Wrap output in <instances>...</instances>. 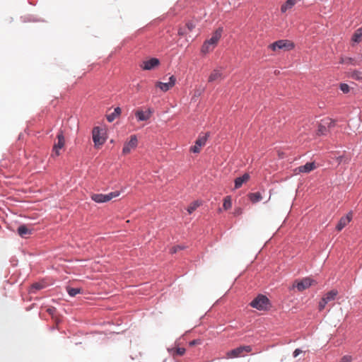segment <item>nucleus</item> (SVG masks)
Listing matches in <instances>:
<instances>
[{
  "mask_svg": "<svg viewBox=\"0 0 362 362\" xmlns=\"http://www.w3.org/2000/svg\"><path fill=\"white\" fill-rule=\"evenodd\" d=\"M121 108L117 107L115 108L113 112L107 115V119L108 122H113L116 117H117L121 114Z\"/></svg>",
  "mask_w": 362,
  "mask_h": 362,
  "instance_id": "412c9836",
  "label": "nucleus"
},
{
  "mask_svg": "<svg viewBox=\"0 0 362 362\" xmlns=\"http://www.w3.org/2000/svg\"><path fill=\"white\" fill-rule=\"evenodd\" d=\"M340 89L344 93H347L349 92V86L346 83H341Z\"/></svg>",
  "mask_w": 362,
  "mask_h": 362,
  "instance_id": "72a5a7b5",
  "label": "nucleus"
},
{
  "mask_svg": "<svg viewBox=\"0 0 362 362\" xmlns=\"http://www.w3.org/2000/svg\"><path fill=\"white\" fill-rule=\"evenodd\" d=\"M243 213V209L240 207L238 208H236L235 210H234V215L235 216H240Z\"/></svg>",
  "mask_w": 362,
  "mask_h": 362,
  "instance_id": "4c0bfd02",
  "label": "nucleus"
},
{
  "mask_svg": "<svg viewBox=\"0 0 362 362\" xmlns=\"http://www.w3.org/2000/svg\"><path fill=\"white\" fill-rule=\"evenodd\" d=\"M223 78V74L221 71L218 69H214L213 71L210 74L208 82L212 83L214 81H220Z\"/></svg>",
  "mask_w": 362,
  "mask_h": 362,
  "instance_id": "dca6fc26",
  "label": "nucleus"
},
{
  "mask_svg": "<svg viewBox=\"0 0 362 362\" xmlns=\"http://www.w3.org/2000/svg\"><path fill=\"white\" fill-rule=\"evenodd\" d=\"M318 134L320 135H324L326 134L327 129L325 125L322 123V122L319 124L318 127Z\"/></svg>",
  "mask_w": 362,
  "mask_h": 362,
  "instance_id": "7c9ffc66",
  "label": "nucleus"
},
{
  "mask_svg": "<svg viewBox=\"0 0 362 362\" xmlns=\"http://www.w3.org/2000/svg\"><path fill=\"white\" fill-rule=\"evenodd\" d=\"M18 233L22 238H26L27 235L32 234L33 228L26 225H21L18 228Z\"/></svg>",
  "mask_w": 362,
  "mask_h": 362,
  "instance_id": "f3484780",
  "label": "nucleus"
},
{
  "mask_svg": "<svg viewBox=\"0 0 362 362\" xmlns=\"http://www.w3.org/2000/svg\"><path fill=\"white\" fill-rule=\"evenodd\" d=\"M248 197L252 203H257V202L261 201L262 199V194L259 192H254V193H250L248 194Z\"/></svg>",
  "mask_w": 362,
  "mask_h": 362,
  "instance_id": "5701e85b",
  "label": "nucleus"
},
{
  "mask_svg": "<svg viewBox=\"0 0 362 362\" xmlns=\"http://www.w3.org/2000/svg\"><path fill=\"white\" fill-rule=\"evenodd\" d=\"M352 361V357L349 355L344 356L340 362H351Z\"/></svg>",
  "mask_w": 362,
  "mask_h": 362,
  "instance_id": "e433bc0d",
  "label": "nucleus"
},
{
  "mask_svg": "<svg viewBox=\"0 0 362 362\" xmlns=\"http://www.w3.org/2000/svg\"><path fill=\"white\" fill-rule=\"evenodd\" d=\"M175 82L176 78L174 76H171L169 78V81L168 83H163L158 81L156 83V86L159 88L163 92H166L175 86Z\"/></svg>",
  "mask_w": 362,
  "mask_h": 362,
  "instance_id": "f8f14e48",
  "label": "nucleus"
},
{
  "mask_svg": "<svg viewBox=\"0 0 362 362\" xmlns=\"http://www.w3.org/2000/svg\"><path fill=\"white\" fill-rule=\"evenodd\" d=\"M252 350L251 346H240L238 348L228 351L226 354V358H234L245 356V353H250Z\"/></svg>",
  "mask_w": 362,
  "mask_h": 362,
  "instance_id": "f03ea898",
  "label": "nucleus"
},
{
  "mask_svg": "<svg viewBox=\"0 0 362 362\" xmlns=\"http://www.w3.org/2000/svg\"><path fill=\"white\" fill-rule=\"evenodd\" d=\"M138 145V139L136 135H132L129 141L124 143L122 153L127 155L131 152L132 150L136 148Z\"/></svg>",
  "mask_w": 362,
  "mask_h": 362,
  "instance_id": "1a4fd4ad",
  "label": "nucleus"
},
{
  "mask_svg": "<svg viewBox=\"0 0 362 362\" xmlns=\"http://www.w3.org/2000/svg\"><path fill=\"white\" fill-rule=\"evenodd\" d=\"M185 349L182 347H174L168 349L169 353L173 356H182L185 353Z\"/></svg>",
  "mask_w": 362,
  "mask_h": 362,
  "instance_id": "aec40b11",
  "label": "nucleus"
},
{
  "mask_svg": "<svg viewBox=\"0 0 362 362\" xmlns=\"http://www.w3.org/2000/svg\"><path fill=\"white\" fill-rule=\"evenodd\" d=\"M66 291L69 296L74 297L76 296L78 293H81V289L79 288H71V287H67Z\"/></svg>",
  "mask_w": 362,
  "mask_h": 362,
  "instance_id": "bb28decb",
  "label": "nucleus"
},
{
  "mask_svg": "<svg viewBox=\"0 0 362 362\" xmlns=\"http://www.w3.org/2000/svg\"><path fill=\"white\" fill-rule=\"evenodd\" d=\"M100 127H96L93 129V140L95 146L103 145L105 141V137L103 136V133Z\"/></svg>",
  "mask_w": 362,
  "mask_h": 362,
  "instance_id": "0eeeda50",
  "label": "nucleus"
},
{
  "mask_svg": "<svg viewBox=\"0 0 362 362\" xmlns=\"http://www.w3.org/2000/svg\"><path fill=\"white\" fill-rule=\"evenodd\" d=\"M322 122L325 125L327 129L334 127L335 125V121L332 119L331 118H325L322 119Z\"/></svg>",
  "mask_w": 362,
  "mask_h": 362,
  "instance_id": "c85d7f7f",
  "label": "nucleus"
},
{
  "mask_svg": "<svg viewBox=\"0 0 362 362\" xmlns=\"http://www.w3.org/2000/svg\"><path fill=\"white\" fill-rule=\"evenodd\" d=\"M152 113V110L148 108L146 111H143L142 110H136L135 115L138 121H146L151 118Z\"/></svg>",
  "mask_w": 362,
  "mask_h": 362,
  "instance_id": "4468645a",
  "label": "nucleus"
},
{
  "mask_svg": "<svg viewBox=\"0 0 362 362\" xmlns=\"http://www.w3.org/2000/svg\"><path fill=\"white\" fill-rule=\"evenodd\" d=\"M317 168L315 162L307 163L297 168L295 171L298 173H308Z\"/></svg>",
  "mask_w": 362,
  "mask_h": 362,
  "instance_id": "2eb2a0df",
  "label": "nucleus"
},
{
  "mask_svg": "<svg viewBox=\"0 0 362 362\" xmlns=\"http://www.w3.org/2000/svg\"><path fill=\"white\" fill-rule=\"evenodd\" d=\"M302 352V351L299 349H296L294 351H293V357H297L300 353Z\"/></svg>",
  "mask_w": 362,
  "mask_h": 362,
  "instance_id": "ea45409f",
  "label": "nucleus"
},
{
  "mask_svg": "<svg viewBox=\"0 0 362 362\" xmlns=\"http://www.w3.org/2000/svg\"><path fill=\"white\" fill-rule=\"evenodd\" d=\"M338 292L336 290H332L327 293L325 296L322 298H324L327 303L330 301H332L335 299L336 296H337Z\"/></svg>",
  "mask_w": 362,
  "mask_h": 362,
  "instance_id": "4be33fe9",
  "label": "nucleus"
},
{
  "mask_svg": "<svg viewBox=\"0 0 362 362\" xmlns=\"http://www.w3.org/2000/svg\"><path fill=\"white\" fill-rule=\"evenodd\" d=\"M351 40L353 42L356 43H358L362 40V28H360L355 31Z\"/></svg>",
  "mask_w": 362,
  "mask_h": 362,
  "instance_id": "b1692460",
  "label": "nucleus"
},
{
  "mask_svg": "<svg viewBox=\"0 0 362 362\" xmlns=\"http://www.w3.org/2000/svg\"><path fill=\"white\" fill-rule=\"evenodd\" d=\"M232 206V201L230 196H227L224 198L223 207L225 210L230 209Z\"/></svg>",
  "mask_w": 362,
  "mask_h": 362,
  "instance_id": "cd10ccee",
  "label": "nucleus"
},
{
  "mask_svg": "<svg viewBox=\"0 0 362 362\" xmlns=\"http://www.w3.org/2000/svg\"><path fill=\"white\" fill-rule=\"evenodd\" d=\"M184 247L180 246V245H176V246H173L172 247V248L170 249V253L171 254H175L176 253L178 250H182Z\"/></svg>",
  "mask_w": 362,
  "mask_h": 362,
  "instance_id": "c9c22d12",
  "label": "nucleus"
},
{
  "mask_svg": "<svg viewBox=\"0 0 362 362\" xmlns=\"http://www.w3.org/2000/svg\"><path fill=\"white\" fill-rule=\"evenodd\" d=\"M342 160V157L341 156H339L337 158V160L340 163Z\"/></svg>",
  "mask_w": 362,
  "mask_h": 362,
  "instance_id": "79ce46f5",
  "label": "nucleus"
},
{
  "mask_svg": "<svg viewBox=\"0 0 362 362\" xmlns=\"http://www.w3.org/2000/svg\"><path fill=\"white\" fill-rule=\"evenodd\" d=\"M119 195V192H112L107 194H93L91 195V199L97 202V203H104L109 202L113 198L117 197Z\"/></svg>",
  "mask_w": 362,
  "mask_h": 362,
  "instance_id": "39448f33",
  "label": "nucleus"
},
{
  "mask_svg": "<svg viewBox=\"0 0 362 362\" xmlns=\"http://www.w3.org/2000/svg\"><path fill=\"white\" fill-rule=\"evenodd\" d=\"M199 343H200V341H198V340H193V341L189 342V345L192 346H194V345L198 344Z\"/></svg>",
  "mask_w": 362,
  "mask_h": 362,
  "instance_id": "a19ab883",
  "label": "nucleus"
},
{
  "mask_svg": "<svg viewBox=\"0 0 362 362\" xmlns=\"http://www.w3.org/2000/svg\"><path fill=\"white\" fill-rule=\"evenodd\" d=\"M222 33V28H218L217 30H216L213 33L211 37L204 42L201 49L202 52L206 54L212 51L216 47L219 40L221 39Z\"/></svg>",
  "mask_w": 362,
  "mask_h": 362,
  "instance_id": "f257e3e1",
  "label": "nucleus"
},
{
  "mask_svg": "<svg viewBox=\"0 0 362 362\" xmlns=\"http://www.w3.org/2000/svg\"><path fill=\"white\" fill-rule=\"evenodd\" d=\"M250 180V175L245 173L243 176L238 177L235 180V188H240L243 183L247 182Z\"/></svg>",
  "mask_w": 362,
  "mask_h": 362,
  "instance_id": "6ab92c4d",
  "label": "nucleus"
},
{
  "mask_svg": "<svg viewBox=\"0 0 362 362\" xmlns=\"http://www.w3.org/2000/svg\"><path fill=\"white\" fill-rule=\"evenodd\" d=\"M294 47V44L287 40H280L269 45V48L276 52L277 49H284L291 50Z\"/></svg>",
  "mask_w": 362,
  "mask_h": 362,
  "instance_id": "20e7f679",
  "label": "nucleus"
},
{
  "mask_svg": "<svg viewBox=\"0 0 362 362\" xmlns=\"http://www.w3.org/2000/svg\"><path fill=\"white\" fill-rule=\"evenodd\" d=\"M201 203L199 201H195L190 204V205L187 207V211L190 214L194 212L199 206Z\"/></svg>",
  "mask_w": 362,
  "mask_h": 362,
  "instance_id": "a878e982",
  "label": "nucleus"
},
{
  "mask_svg": "<svg viewBox=\"0 0 362 362\" xmlns=\"http://www.w3.org/2000/svg\"><path fill=\"white\" fill-rule=\"evenodd\" d=\"M296 3L297 0H287L284 4L281 5V12L282 13H286V12L290 11Z\"/></svg>",
  "mask_w": 362,
  "mask_h": 362,
  "instance_id": "a211bd4d",
  "label": "nucleus"
},
{
  "mask_svg": "<svg viewBox=\"0 0 362 362\" xmlns=\"http://www.w3.org/2000/svg\"><path fill=\"white\" fill-rule=\"evenodd\" d=\"M160 64V61L157 58H151L148 60L144 61L141 64L140 67L143 70H151L157 67Z\"/></svg>",
  "mask_w": 362,
  "mask_h": 362,
  "instance_id": "9b49d317",
  "label": "nucleus"
},
{
  "mask_svg": "<svg viewBox=\"0 0 362 362\" xmlns=\"http://www.w3.org/2000/svg\"><path fill=\"white\" fill-rule=\"evenodd\" d=\"M250 305L259 310H267L269 306V299L264 295H258L251 303Z\"/></svg>",
  "mask_w": 362,
  "mask_h": 362,
  "instance_id": "7ed1b4c3",
  "label": "nucleus"
},
{
  "mask_svg": "<svg viewBox=\"0 0 362 362\" xmlns=\"http://www.w3.org/2000/svg\"><path fill=\"white\" fill-rule=\"evenodd\" d=\"M57 142H56L54 144L53 148H52V157L59 156L60 155V150L62 149L65 145V139H64L63 132L62 131H60L58 133V134L57 136Z\"/></svg>",
  "mask_w": 362,
  "mask_h": 362,
  "instance_id": "423d86ee",
  "label": "nucleus"
},
{
  "mask_svg": "<svg viewBox=\"0 0 362 362\" xmlns=\"http://www.w3.org/2000/svg\"><path fill=\"white\" fill-rule=\"evenodd\" d=\"M44 288V285L41 283H35L31 286L30 292L35 293L37 291H39Z\"/></svg>",
  "mask_w": 362,
  "mask_h": 362,
  "instance_id": "c756f323",
  "label": "nucleus"
},
{
  "mask_svg": "<svg viewBox=\"0 0 362 362\" xmlns=\"http://www.w3.org/2000/svg\"><path fill=\"white\" fill-rule=\"evenodd\" d=\"M185 27L189 32L192 31L195 28V24L192 21H188L185 24Z\"/></svg>",
  "mask_w": 362,
  "mask_h": 362,
  "instance_id": "473e14b6",
  "label": "nucleus"
},
{
  "mask_svg": "<svg viewBox=\"0 0 362 362\" xmlns=\"http://www.w3.org/2000/svg\"><path fill=\"white\" fill-rule=\"evenodd\" d=\"M350 76L352 78H354V79H356V80H358L360 78H362V76H361V73L358 71H352L351 74H350Z\"/></svg>",
  "mask_w": 362,
  "mask_h": 362,
  "instance_id": "2f4dec72",
  "label": "nucleus"
},
{
  "mask_svg": "<svg viewBox=\"0 0 362 362\" xmlns=\"http://www.w3.org/2000/svg\"><path fill=\"white\" fill-rule=\"evenodd\" d=\"M313 284H316V282L313 279L307 277L303 279L300 281H296L293 286L296 287L298 291H303L306 288H308Z\"/></svg>",
  "mask_w": 362,
  "mask_h": 362,
  "instance_id": "9d476101",
  "label": "nucleus"
},
{
  "mask_svg": "<svg viewBox=\"0 0 362 362\" xmlns=\"http://www.w3.org/2000/svg\"><path fill=\"white\" fill-rule=\"evenodd\" d=\"M209 134L206 133L204 136H199L196 140L194 146H191L190 151L194 153L200 152L202 147L205 146Z\"/></svg>",
  "mask_w": 362,
  "mask_h": 362,
  "instance_id": "6e6552de",
  "label": "nucleus"
},
{
  "mask_svg": "<svg viewBox=\"0 0 362 362\" xmlns=\"http://www.w3.org/2000/svg\"><path fill=\"white\" fill-rule=\"evenodd\" d=\"M339 63L344 64H353V65L357 64L355 59L351 58V57H341L340 58Z\"/></svg>",
  "mask_w": 362,
  "mask_h": 362,
  "instance_id": "393cba45",
  "label": "nucleus"
},
{
  "mask_svg": "<svg viewBox=\"0 0 362 362\" xmlns=\"http://www.w3.org/2000/svg\"><path fill=\"white\" fill-rule=\"evenodd\" d=\"M353 217V214L351 211L349 212L346 216H342L338 224L336 226V229L338 231H341L350 221H351Z\"/></svg>",
  "mask_w": 362,
  "mask_h": 362,
  "instance_id": "ddd939ff",
  "label": "nucleus"
},
{
  "mask_svg": "<svg viewBox=\"0 0 362 362\" xmlns=\"http://www.w3.org/2000/svg\"><path fill=\"white\" fill-rule=\"evenodd\" d=\"M327 304V302L324 299L322 298L321 300L319 303L318 309L320 311H322L325 308V305Z\"/></svg>",
  "mask_w": 362,
  "mask_h": 362,
  "instance_id": "f704fd0d",
  "label": "nucleus"
},
{
  "mask_svg": "<svg viewBox=\"0 0 362 362\" xmlns=\"http://www.w3.org/2000/svg\"><path fill=\"white\" fill-rule=\"evenodd\" d=\"M187 34V31L185 30V28H180L178 30V35H181V36H183Z\"/></svg>",
  "mask_w": 362,
  "mask_h": 362,
  "instance_id": "58836bf2",
  "label": "nucleus"
}]
</instances>
